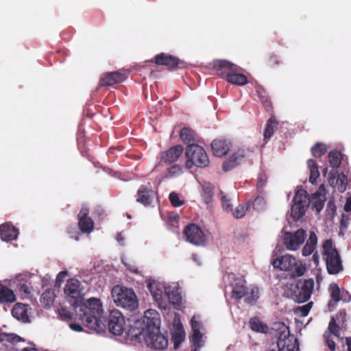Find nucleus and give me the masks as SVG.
I'll list each match as a JSON object with an SVG mask.
<instances>
[{
    "instance_id": "nucleus-36",
    "label": "nucleus",
    "mask_w": 351,
    "mask_h": 351,
    "mask_svg": "<svg viewBox=\"0 0 351 351\" xmlns=\"http://www.w3.org/2000/svg\"><path fill=\"white\" fill-rule=\"evenodd\" d=\"M54 301V293L51 290H46L41 295L40 302L46 307H50Z\"/></svg>"
},
{
    "instance_id": "nucleus-18",
    "label": "nucleus",
    "mask_w": 351,
    "mask_h": 351,
    "mask_svg": "<svg viewBox=\"0 0 351 351\" xmlns=\"http://www.w3.org/2000/svg\"><path fill=\"white\" fill-rule=\"evenodd\" d=\"M326 200V190L323 185H321L311 197L308 196L309 205H311L312 208L315 209L317 213L323 209Z\"/></svg>"
},
{
    "instance_id": "nucleus-25",
    "label": "nucleus",
    "mask_w": 351,
    "mask_h": 351,
    "mask_svg": "<svg viewBox=\"0 0 351 351\" xmlns=\"http://www.w3.org/2000/svg\"><path fill=\"white\" fill-rule=\"evenodd\" d=\"M143 323L144 329H149L150 327H159L160 319L159 315L156 310L148 309L144 313Z\"/></svg>"
},
{
    "instance_id": "nucleus-59",
    "label": "nucleus",
    "mask_w": 351,
    "mask_h": 351,
    "mask_svg": "<svg viewBox=\"0 0 351 351\" xmlns=\"http://www.w3.org/2000/svg\"><path fill=\"white\" fill-rule=\"evenodd\" d=\"M67 271H60L57 276V280L60 282L62 281V280L67 276Z\"/></svg>"
},
{
    "instance_id": "nucleus-42",
    "label": "nucleus",
    "mask_w": 351,
    "mask_h": 351,
    "mask_svg": "<svg viewBox=\"0 0 351 351\" xmlns=\"http://www.w3.org/2000/svg\"><path fill=\"white\" fill-rule=\"evenodd\" d=\"M330 295L331 299L335 302L340 300V289L337 284H332L330 286Z\"/></svg>"
},
{
    "instance_id": "nucleus-45",
    "label": "nucleus",
    "mask_w": 351,
    "mask_h": 351,
    "mask_svg": "<svg viewBox=\"0 0 351 351\" xmlns=\"http://www.w3.org/2000/svg\"><path fill=\"white\" fill-rule=\"evenodd\" d=\"M220 199L223 208L226 211L232 210V205L230 204V200L227 197V196L223 193V191L220 192Z\"/></svg>"
},
{
    "instance_id": "nucleus-41",
    "label": "nucleus",
    "mask_w": 351,
    "mask_h": 351,
    "mask_svg": "<svg viewBox=\"0 0 351 351\" xmlns=\"http://www.w3.org/2000/svg\"><path fill=\"white\" fill-rule=\"evenodd\" d=\"M249 206L248 203L238 206L233 213L234 217L237 219L242 218L245 215Z\"/></svg>"
},
{
    "instance_id": "nucleus-54",
    "label": "nucleus",
    "mask_w": 351,
    "mask_h": 351,
    "mask_svg": "<svg viewBox=\"0 0 351 351\" xmlns=\"http://www.w3.org/2000/svg\"><path fill=\"white\" fill-rule=\"evenodd\" d=\"M148 287H149L150 291L152 292V294L154 297V300L156 301L157 302H160V300H162L161 293H158L157 291H152V286L151 284H149L148 285Z\"/></svg>"
},
{
    "instance_id": "nucleus-34",
    "label": "nucleus",
    "mask_w": 351,
    "mask_h": 351,
    "mask_svg": "<svg viewBox=\"0 0 351 351\" xmlns=\"http://www.w3.org/2000/svg\"><path fill=\"white\" fill-rule=\"evenodd\" d=\"M328 162L333 169L338 168L341 163V154L337 150H332L328 154Z\"/></svg>"
},
{
    "instance_id": "nucleus-31",
    "label": "nucleus",
    "mask_w": 351,
    "mask_h": 351,
    "mask_svg": "<svg viewBox=\"0 0 351 351\" xmlns=\"http://www.w3.org/2000/svg\"><path fill=\"white\" fill-rule=\"evenodd\" d=\"M278 125V122L274 116L271 117L267 121L263 134L264 141L265 143H267L273 136L275 128H276Z\"/></svg>"
},
{
    "instance_id": "nucleus-37",
    "label": "nucleus",
    "mask_w": 351,
    "mask_h": 351,
    "mask_svg": "<svg viewBox=\"0 0 351 351\" xmlns=\"http://www.w3.org/2000/svg\"><path fill=\"white\" fill-rule=\"evenodd\" d=\"M311 153L314 157L319 158L324 155L327 152L326 145L322 143H316L311 147Z\"/></svg>"
},
{
    "instance_id": "nucleus-32",
    "label": "nucleus",
    "mask_w": 351,
    "mask_h": 351,
    "mask_svg": "<svg viewBox=\"0 0 351 351\" xmlns=\"http://www.w3.org/2000/svg\"><path fill=\"white\" fill-rule=\"evenodd\" d=\"M249 326L250 329L256 332L265 333L267 331L268 327L266 324H263L259 317H252L249 321Z\"/></svg>"
},
{
    "instance_id": "nucleus-58",
    "label": "nucleus",
    "mask_w": 351,
    "mask_h": 351,
    "mask_svg": "<svg viewBox=\"0 0 351 351\" xmlns=\"http://www.w3.org/2000/svg\"><path fill=\"white\" fill-rule=\"evenodd\" d=\"M123 263L125 265V266L127 267V269H129L130 271H131L132 272H133V273L138 272V269L135 265L128 264L126 262H123Z\"/></svg>"
},
{
    "instance_id": "nucleus-49",
    "label": "nucleus",
    "mask_w": 351,
    "mask_h": 351,
    "mask_svg": "<svg viewBox=\"0 0 351 351\" xmlns=\"http://www.w3.org/2000/svg\"><path fill=\"white\" fill-rule=\"evenodd\" d=\"M324 337L325 339V342L326 346L330 350V351H335L336 350V344L335 341L331 338V335L330 334H324Z\"/></svg>"
},
{
    "instance_id": "nucleus-48",
    "label": "nucleus",
    "mask_w": 351,
    "mask_h": 351,
    "mask_svg": "<svg viewBox=\"0 0 351 351\" xmlns=\"http://www.w3.org/2000/svg\"><path fill=\"white\" fill-rule=\"evenodd\" d=\"M202 339V335L200 330H195L193 331V334L191 336V341L193 343L197 346H199L200 342Z\"/></svg>"
},
{
    "instance_id": "nucleus-64",
    "label": "nucleus",
    "mask_w": 351,
    "mask_h": 351,
    "mask_svg": "<svg viewBox=\"0 0 351 351\" xmlns=\"http://www.w3.org/2000/svg\"><path fill=\"white\" fill-rule=\"evenodd\" d=\"M346 344L348 346V351H351V337L346 339Z\"/></svg>"
},
{
    "instance_id": "nucleus-39",
    "label": "nucleus",
    "mask_w": 351,
    "mask_h": 351,
    "mask_svg": "<svg viewBox=\"0 0 351 351\" xmlns=\"http://www.w3.org/2000/svg\"><path fill=\"white\" fill-rule=\"evenodd\" d=\"M21 341H23V339L16 334H8L5 332L0 333V343L1 342H8V343H16Z\"/></svg>"
},
{
    "instance_id": "nucleus-8",
    "label": "nucleus",
    "mask_w": 351,
    "mask_h": 351,
    "mask_svg": "<svg viewBox=\"0 0 351 351\" xmlns=\"http://www.w3.org/2000/svg\"><path fill=\"white\" fill-rule=\"evenodd\" d=\"M277 346L279 351H298L299 341L298 339L290 334L289 327L280 324L277 330Z\"/></svg>"
},
{
    "instance_id": "nucleus-52",
    "label": "nucleus",
    "mask_w": 351,
    "mask_h": 351,
    "mask_svg": "<svg viewBox=\"0 0 351 351\" xmlns=\"http://www.w3.org/2000/svg\"><path fill=\"white\" fill-rule=\"evenodd\" d=\"M184 339V336L182 335L181 333L176 334L173 337V341L174 343V348L176 349H178L180 347V343L182 341H183Z\"/></svg>"
},
{
    "instance_id": "nucleus-6",
    "label": "nucleus",
    "mask_w": 351,
    "mask_h": 351,
    "mask_svg": "<svg viewBox=\"0 0 351 351\" xmlns=\"http://www.w3.org/2000/svg\"><path fill=\"white\" fill-rule=\"evenodd\" d=\"M272 265L274 268L284 271H290L291 278L300 277L306 271L305 265L298 262L296 258L290 254H285L273 260Z\"/></svg>"
},
{
    "instance_id": "nucleus-61",
    "label": "nucleus",
    "mask_w": 351,
    "mask_h": 351,
    "mask_svg": "<svg viewBox=\"0 0 351 351\" xmlns=\"http://www.w3.org/2000/svg\"><path fill=\"white\" fill-rule=\"evenodd\" d=\"M313 261L315 263L316 266L319 265V256L317 252L315 253H313V257H312Z\"/></svg>"
},
{
    "instance_id": "nucleus-5",
    "label": "nucleus",
    "mask_w": 351,
    "mask_h": 351,
    "mask_svg": "<svg viewBox=\"0 0 351 351\" xmlns=\"http://www.w3.org/2000/svg\"><path fill=\"white\" fill-rule=\"evenodd\" d=\"M232 290L231 297L236 300H240L246 296L245 301L248 304H253L259 298V289L257 286L247 285V282L242 278H237L232 284Z\"/></svg>"
},
{
    "instance_id": "nucleus-16",
    "label": "nucleus",
    "mask_w": 351,
    "mask_h": 351,
    "mask_svg": "<svg viewBox=\"0 0 351 351\" xmlns=\"http://www.w3.org/2000/svg\"><path fill=\"white\" fill-rule=\"evenodd\" d=\"M213 67L216 74L223 79H226L231 72L241 69L239 66L226 60H214Z\"/></svg>"
},
{
    "instance_id": "nucleus-44",
    "label": "nucleus",
    "mask_w": 351,
    "mask_h": 351,
    "mask_svg": "<svg viewBox=\"0 0 351 351\" xmlns=\"http://www.w3.org/2000/svg\"><path fill=\"white\" fill-rule=\"evenodd\" d=\"M169 199L171 205L174 207H180L184 204V201L181 200L178 195L175 192L169 194Z\"/></svg>"
},
{
    "instance_id": "nucleus-1",
    "label": "nucleus",
    "mask_w": 351,
    "mask_h": 351,
    "mask_svg": "<svg viewBox=\"0 0 351 351\" xmlns=\"http://www.w3.org/2000/svg\"><path fill=\"white\" fill-rule=\"evenodd\" d=\"M76 315L84 326L99 332L101 330L99 323L103 313L102 303L99 298H91L82 304H80Z\"/></svg>"
},
{
    "instance_id": "nucleus-15",
    "label": "nucleus",
    "mask_w": 351,
    "mask_h": 351,
    "mask_svg": "<svg viewBox=\"0 0 351 351\" xmlns=\"http://www.w3.org/2000/svg\"><path fill=\"white\" fill-rule=\"evenodd\" d=\"M154 62L157 65H163L171 71L184 66V62L172 55L160 53L154 57Z\"/></svg>"
},
{
    "instance_id": "nucleus-21",
    "label": "nucleus",
    "mask_w": 351,
    "mask_h": 351,
    "mask_svg": "<svg viewBox=\"0 0 351 351\" xmlns=\"http://www.w3.org/2000/svg\"><path fill=\"white\" fill-rule=\"evenodd\" d=\"M180 138L182 141L189 147L190 145H197L199 136L191 128L184 127L181 129Z\"/></svg>"
},
{
    "instance_id": "nucleus-2",
    "label": "nucleus",
    "mask_w": 351,
    "mask_h": 351,
    "mask_svg": "<svg viewBox=\"0 0 351 351\" xmlns=\"http://www.w3.org/2000/svg\"><path fill=\"white\" fill-rule=\"evenodd\" d=\"M128 335L132 337L141 338L142 336L147 345L156 350H164L168 346V340L160 332V327L152 326L149 329L137 328L128 330Z\"/></svg>"
},
{
    "instance_id": "nucleus-17",
    "label": "nucleus",
    "mask_w": 351,
    "mask_h": 351,
    "mask_svg": "<svg viewBox=\"0 0 351 351\" xmlns=\"http://www.w3.org/2000/svg\"><path fill=\"white\" fill-rule=\"evenodd\" d=\"M88 215L89 210L86 206H82L77 214L79 229L84 234H89L94 230V221Z\"/></svg>"
},
{
    "instance_id": "nucleus-28",
    "label": "nucleus",
    "mask_w": 351,
    "mask_h": 351,
    "mask_svg": "<svg viewBox=\"0 0 351 351\" xmlns=\"http://www.w3.org/2000/svg\"><path fill=\"white\" fill-rule=\"evenodd\" d=\"M317 243V237L314 232H311L308 239L306 241L302 250V254L304 256H308L314 253Z\"/></svg>"
},
{
    "instance_id": "nucleus-63",
    "label": "nucleus",
    "mask_w": 351,
    "mask_h": 351,
    "mask_svg": "<svg viewBox=\"0 0 351 351\" xmlns=\"http://www.w3.org/2000/svg\"><path fill=\"white\" fill-rule=\"evenodd\" d=\"M22 351H40L39 350L36 349L33 346V345H31L29 347L25 348L22 350Z\"/></svg>"
},
{
    "instance_id": "nucleus-23",
    "label": "nucleus",
    "mask_w": 351,
    "mask_h": 351,
    "mask_svg": "<svg viewBox=\"0 0 351 351\" xmlns=\"http://www.w3.org/2000/svg\"><path fill=\"white\" fill-rule=\"evenodd\" d=\"M18 230L12 224L4 223L0 226V238L5 241H10L17 238Z\"/></svg>"
},
{
    "instance_id": "nucleus-51",
    "label": "nucleus",
    "mask_w": 351,
    "mask_h": 351,
    "mask_svg": "<svg viewBox=\"0 0 351 351\" xmlns=\"http://www.w3.org/2000/svg\"><path fill=\"white\" fill-rule=\"evenodd\" d=\"M312 302H310L305 305L300 306L298 308V310L302 316H306L312 307Z\"/></svg>"
},
{
    "instance_id": "nucleus-9",
    "label": "nucleus",
    "mask_w": 351,
    "mask_h": 351,
    "mask_svg": "<svg viewBox=\"0 0 351 351\" xmlns=\"http://www.w3.org/2000/svg\"><path fill=\"white\" fill-rule=\"evenodd\" d=\"M308 206L307 191L303 189H298L293 197L291 210V216L293 220H300L305 215Z\"/></svg>"
},
{
    "instance_id": "nucleus-14",
    "label": "nucleus",
    "mask_w": 351,
    "mask_h": 351,
    "mask_svg": "<svg viewBox=\"0 0 351 351\" xmlns=\"http://www.w3.org/2000/svg\"><path fill=\"white\" fill-rule=\"evenodd\" d=\"M125 325V318L123 314L117 309H113L110 312L108 317L109 331L114 335H122Z\"/></svg>"
},
{
    "instance_id": "nucleus-33",
    "label": "nucleus",
    "mask_w": 351,
    "mask_h": 351,
    "mask_svg": "<svg viewBox=\"0 0 351 351\" xmlns=\"http://www.w3.org/2000/svg\"><path fill=\"white\" fill-rule=\"evenodd\" d=\"M307 164L310 170L309 182L313 184L316 182L317 178L319 176L318 167L316 162L313 159L308 160Z\"/></svg>"
},
{
    "instance_id": "nucleus-12",
    "label": "nucleus",
    "mask_w": 351,
    "mask_h": 351,
    "mask_svg": "<svg viewBox=\"0 0 351 351\" xmlns=\"http://www.w3.org/2000/svg\"><path fill=\"white\" fill-rule=\"evenodd\" d=\"M64 293L67 301L73 307H78L82 302V296L80 290V282L69 279L64 287Z\"/></svg>"
},
{
    "instance_id": "nucleus-56",
    "label": "nucleus",
    "mask_w": 351,
    "mask_h": 351,
    "mask_svg": "<svg viewBox=\"0 0 351 351\" xmlns=\"http://www.w3.org/2000/svg\"><path fill=\"white\" fill-rule=\"evenodd\" d=\"M192 330H200V323L196 321L194 317L191 321Z\"/></svg>"
},
{
    "instance_id": "nucleus-3",
    "label": "nucleus",
    "mask_w": 351,
    "mask_h": 351,
    "mask_svg": "<svg viewBox=\"0 0 351 351\" xmlns=\"http://www.w3.org/2000/svg\"><path fill=\"white\" fill-rule=\"evenodd\" d=\"M112 296L117 306L128 311H133L138 307V299L131 288L116 285L112 289Z\"/></svg>"
},
{
    "instance_id": "nucleus-11",
    "label": "nucleus",
    "mask_w": 351,
    "mask_h": 351,
    "mask_svg": "<svg viewBox=\"0 0 351 351\" xmlns=\"http://www.w3.org/2000/svg\"><path fill=\"white\" fill-rule=\"evenodd\" d=\"M306 232L302 229H298L295 232H286L283 237V243L289 250L296 251L306 238Z\"/></svg>"
},
{
    "instance_id": "nucleus-19",
    "label": "nucleus",
    "mask_w": 351,
    "mask_h": 351,
    "mask_svg": "<svg viewBox=\"0 0 351 351\" xmlns=\"http://www.w3.org/2000/svg\"><path fill=\"white\" fill-rule=\"evenodd\" d=\"M126 77V74L120 71L106 73L101 79V85L104 86H112L123 82Z\"/></svg>"
},
{
    "instance_id": "nucleus-60",
    "label": "nucleus",
    "mask_w": 351,
    "mask_h": 351,
    "mask_svg": "<svg viewBox=\"0 0 351 351\" xmlns=\"http://www.w3.org/2000/svg\"><path fill=\"white\" fill-rule=\"evenodd\" d=\"M344 210L351 212V198H348L344 205Z\"/></svg>"
},
{
    "instance_id": "nucleus-50",
    "label": "nucleus",
    "mask_w": 351,
    "mask_h": 351,
    "mask_svg": "<svg viewBox=\"0 0 351 351\" xmlns=\"http://www.w3.org/2000/svg\"><path fill=\"white\" fill-rule=\"evenodd\" d=\"M67 233L69 234V237L71 239H73L75 241L80 240V234L79 231L75 227L69 228L68 230H67Z\"/></svg>"
},
{
    "instance_id": "nucleus-30",
    "label": "nucleus",
    "mask_w": 351,
    "mask_h": 351,
    "mask_svg": "<svg viewBox=\"0 0 351 351\" xmlns=\"http://www.w3.org/2000/svg\"><path fill=\"white\" fill-rule=\"evenodd\" d=\"M239 71L240 70H235L234 72H231L226 79L227 82L238 86L246 84L248 82L247 78L244 74L240 73Z\"/></svg>"
},
{
    "instance_id": "nucleus-62",
    "label": "nucleus",
    "mask_w": 351,
    "mask_h": 351,
    "mask_svg": "<svg viewBox=\"0 0 351 351\" xmlns=\"http://www.w3.org/2000/svg\"><path fill=\"white\" fill-rule=\"evenodd\" d=\"M265 182H266V180L264 179L263 178H258V182H257V187L259 188V189H262L264 187L265 184Z\"/></svg>"
},
{
    "instance_id": "nucleus-29",
    "label": "nucleus",
    "mask_w": 351,
    "mask_h": 351,
    "mask_svg": "<svg viewBox=\"0 0 351 351\" xmlns=\"http://www.w3.org/2000/svg\"><path fill=\"white\" fill-rule=\"evenodd\" d=\"M16 300L14 291L6 286L0 284V304L13 303Z\"/></svg>"
},
{
    "instance_id": "nucleus-10",
    "label": "nucleus",
    "mask_w": 351,
    "mask_h": 351,
    "mask_svg": "<svg viewBox=\"0 0 351 351\" xmlns=\"http://www.w3.org/2000/svg\"><path fill=\"white\" fill-rule=\"evenodd\" d=\"M314 287V280L312 278L307 280H299L296 283L291 284L290 291L291 297L298 302L307 301L312 293Z\"/></svg>"
},
{
    "instance_id": "nucleus-22",
    "label": "nucleus",
    "mask_w": 351,
    "mask_h": 351,
    "mask_svg": "<svg viewBox=\"0 0 351 351\" xmlns=\"http://www.w3.org/2000/svg\"><path fill=\"white\" fill-rule=\"evenodd\" d=\"M154 194V193L151 188L142 185L137 191L136 202L147 206L151 204Z\"/></svg>"
},
{
    "instance_id": "nucleus-46",
    "label": "nucleus",
    "mask_w": 351,
    "mask_h": 351,
    "mask_svg": "<svg viewBox=\"0 0 351 351\" xmlns=\"http://www.w3.org/2000/svg\"><path fill=\"white\" fill-rule=\"evenodd\" d=\"M166 294L168 297V299L169 302L173 304H179L181 300V297L179 293H174L172 291L171 293L170 291H166Z\"/></svg>"
},
{
    "instance_id": "nucleus-53",
    "label": "nucleus",
    "mask_w": 351,
    "mask_h": 351,
    "mask_svg": "<svg viewBox=\"0 0 351 351\" xmlns=\"http://www.w3.org/2000/svg\"><path fill=\"white\" fill-rule=\"evenodd\" d=\"M267 64L271 67L278 65L279 64L278 57L274 54L270 55L267 60Z\"/></svg>"
},
{
    "instance_id": "nucleus-24",
    "label": "nucleus",
    "mask_w": 351,
    "mask_h": 351,
    "mask_svg": "<svg viewBox=\"0 0 351 351\" xmlns=\"http://www.w3.org/2000/svg\"><path fill=\"white\" fill-rule=\"evenodd\" d=\"M213 154L217 157L225 156L230 150V143L226 140L215 139L211 143Z\"/></svg>"
},
{
    "instance_id": "nucleus-20",
    "label": "nucleus",
    "mask_w": 351,
    "mask_h": 351,
    "mask_svg": "<svg viewBox=\"0 0 351 351\" xmlns=\"http://www.w3.org/2000/svg\"><path fill=\"white\" fill-rule=\"evenodd\" d=\"M184 148L182 145H174L162 154L161 161L165 163L171 164L178 159L182 154Z\"/></svg>"
},
{
    "instance_id": "nucleus-55",
    "label": "nucleus",
    "mask_w": 351,
    "mask_h": 351,
    "mask_svg": "<svg viewBox=\"0 0 351 351\" xmlns=\"http://www.w3.org/2000/svg\"><path fill=\"white\" fill-rule=\"evenodd\" d=\"M169 172L170 175L179 174L182 172V168L178 165H173L169 168Z\"/></svg>"
},
{
    "instance_id": "nucleus-40",
    "label": "nucleus",
    "mask_w": 351,
    "mask_h": 351,
    "mask_svg": "<svg viewBox=\"0 0 351 351\" xmlns=\"http://www.w3.org/2000/svg\"><path fill=\"white\" fill-rule=\"evenodd\" d=\"M330 335H333L337 337H340V328L337 324L336 320L334 317H332L328 324V328Z\"/></svg>"
},
{
    "instance_id": "nucleus-7",
    "label": "nucleus",
    "mask_w": 351,
    "mask_h": 351,
    "mask_svg": "<svg viewBox=\"0 0 351 351\" xmlns=\"http://www.w3.org/2000/svg\"><path fill=\"white\" fill-rule=\"evenodd\" d=\"M185 167L191 169L195 166L199 168L207 167L210 164L208 156L205 149L199 145H190L185 150Z\"/></svg>"
},
{
    "instance_id": "nucleus-13",
    "label": "nucleus",
    "mask_w": 351,
    "mask_h": 351,
    "mask_svg": "<svg viewBox=\"0 0 351 351\" xmlns=\"http://www.w3.org/2000/svg\"><path fill=\"white\" fill-rule=\"evenodd\" d=\"M186 240L193 245L204 246L206 243V236L202 230L195 223L187 225L184 230Z\"/></svg>"
},
{
    "instance_id": "nucleus-38",
    "label": "nucleus",
    "mask_w": 351,
    "mask_h": 351,
    "mask_svg": "<svg viewBox=\"0 0 351 351\" xmlns=\"http://www.w3.org/2000/svg\"><path fill=\"white\" fill-rule=\"evenodd\" d=\"M202 198L205 203L208 204L211 202L213 195V187L209 183L202 186Z\"/></svg>"
},
{
    "instance_id": "nucleus-35",
    "label": "nucleus",
    "mask_w": 351,
    "mask_h": 351,
    "mask_svg": "<svg viewBox=\"0 0 351 351\" xmlns=\"http://www.w3.org/2000/svg\"><path fill=\"white\" fill-rule=\"evenodd\" d=\"M347 176L343 173L338 174L335 180V186L337 187V190L340 193H343L347 189Z\"/></svg>"
},
{
    "instance_id": "nucleus-4",
    "label": "nucleus",
    "mask_w": 351,
    "mask_h": 351,
    "mask_svg": "<svg viewBox=\"0 0 351 351\" xmlns=\"http://www.w3.org/2000/svg\"><path fill=\"white\" fill-rule=\"evenodd\" d=\"M322 250L328 273L332 275L340 273L343 270L342 261L332 239H327L323 243Z\"/></svg>"
},
{
    "instance_id": "nucleus-27",
    "label": "nucleus",
    "mask_w": 351,
    "mask_h": 351,
    "mask_svg": "<svg viewBox=\"0 0 351 351\" xmlns=\"http://www.w3.org/2000/svg\"><path fill=\"white\" fill-rule=\"evenodd\" d=\"M12 314L14 317L24 322L29 320L27 314V306L21 303H16L12 309Z\"/></svg>"
},
{
    "instance_id": "nucleus-47",
    "label": "nucleus",
    "mask_w": 351,
    "mask_h": 351,
    "mask_svg": "<svg viewBox=\"0 0 351 351\" xmlns=\"http://www.w3.org/2000/svg\"><path fill=\"white\" fill-rule=\"evenodd\" d=\"M58 313L62 320L69 321L72 319L71 313L66 308H60L58 311Z\"/></svg>"
},
{
    "instance_id": "nucleus-43",
    "label": "nucleus",
    "mask_w": 351,
    "mask_h": 351,
    "mask_svg": "<svg viewBox=\"0 0 351 351\" xmlns=\"http://www.w3.org/2000/svg\"><path fill=\"white\" fill-rule=\"evenodd\" d=\"M265 206V200L263 197L257 196L252 203V207L257 211H261Z\"/></svg>"
},
{
    "instance_id": "nucleus-57",
    "label": "nucleus",
    "mask_w": 351,
    "mask_h": 351,
    "mask_svg": "<svg viewBox=\"0 0 351 351\" xmlns=\"http://www.w3.org/2000/svg\"><path fill=\"white\" fill-rule=\"evenodd\" d=\"M69 326H70V328L73 330L76 331V332H81L83 330L82 326L79 324L71 323V324H70Z\"/></svg>"
},
{
    "instance_id": "nucleus-26",
    "label": "nucleus",
    "mask_w": 351,
    "mask_h": 351,
    "mask_svg": "<svg viewBox=\"0 0 351 351\" xmlns=\"http://www.w3.org/2000/svg\"><path fill=\"white\" fill-rule=\"evenodd\" d=\"M245 157L243 150H239L233 153L229 158V159L225 161L223 164V170L224 171H230L234 167H236L239 161Z\"/></svg>"
}]
</instances>
